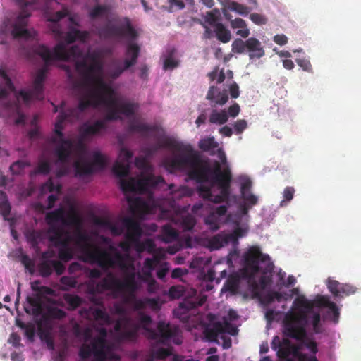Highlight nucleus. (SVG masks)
<instances>
[{
    "label": "nucleus",
    "instance_id": "nucleus-1",
    "mask_svg": "<svg viewBox=\"0 0 361 361\" xmlns=\"http://www.w3.org/2000/svg\"><path fill=\"white\" fill-rule=\"evenodd\" d=\"M128 130L130 133H157L154 136L157 141L156 149L168 148L178 153L163 161V165L168 171L172 172L189 168L188 176L190 179L199 183L212 184L214 166L212 169L207 161L202 160L200 153L190 144H184L165 135L164 130L156 125L133 121L129 124Z\"/></svg>",
    "mask_w": 361,
    "mask_h": 361
},
{
    "label": "nucleus",
    "instance_id": "nucleus-2",
    "mask_svg": "<svg viewBox=\"0 0 361 361\" xmlns=\"http://www.w3.org/2000/svg\"><path fill=\"white\" fill-rule=\"evenodd\" d=\"M100 59L99 51H88L83 59L75 62V71L82 78L87 91L80 98L78 105L75 108L64 111L65 102H61L62 110L60 114L66 116V121L73 122L78 120L80 114L89 107L97 108L101 104H106L111 107L115 104V100L111 97L114 93L113 87L99 77L103 70Z\"/></svg>",
    "mask_w": 361,
    "mask_h": 361
},
{
    "label": "nucleus",
    "instance_id": "nucleus-3",
    "mask_svg": "<svg viewBox=\"0 0 361 361\" xmlns=\"http://www.w3.org/2000/svg\"><path fill=\"white\" fill-rule=\"evenodd\" d=\"M33 51L42 58L44 65L37 70L32 82V88L30 90H20L17 93V97H20L25 104L30 103L32 99L41 101L44 99V82L52 61L73 60L75 63L77 61L83 59L85 55L78 46L73 45L67 49L62 42L58 43L54 47L53 52L43 44L35 47Z\"/></svg>",
    "mask_w": 361,
    "mask_h": 361
},
{
    "label": "nucleus",
    "instance_id": "nucleus-4",
    "mask_svg": "<svg viewBox=\"0 0 361 361\" xmlns=\"http://www.w3.org/2000/svg\"><path fill=\"white\" fill-rule=\"evenodd\" d=\"M243 267L240 270L241 277L247 281L255 298H261L262 291L272 282L274 264L267 254L262 253L258 246L248 248L243 256Z\"/></svg>",
    "mask_w": 361,
    "mask_h": 361
},
{
    "label": "nucleus",
    "instance_id": "nucleus-5",
    "mask_svg": "<svg viewBox=\"0 0 361 361\" xmlns=\"http://www.w3.org/2000/svg\"><path fill=\"white\" fill-rule=\"evenodd\" d=\"M137 319L140 326L133 324L128 317H123L116 322L114 331L120 341L135 340L140 327L146 331L149 338L157 340L163 343L176 336L179 331V328L177 326L171 325L170 323L164 321L158 322L157 331L151 329L149 326L152 323V317L142 312H138Z\"/></svg>",
    "mask_w": 361,
    "mask_h": 361
},
{
    "label": "nucleus",
    "instance_id": "nucleus-6",
    "mask_svg": "<svg viewBox=\"0 0 361 361\" xmlns=\"http://www.w3.org/2000/svg\"><path fill=\"white\" fill-rule=\"evenodd\" d=\"M76 237L78 244L85 243L80 245L82 262L96 264L104 271L116 267L123 271L134 268L128 254H121L113 246L109 247V251L97 245L87 243V236L81 232H78Z\"/></svg>",
    "mask_w": 361,
    "mask_h": 361
},
{
    "label": "nucleus",
    "instance_id": "nucleus-7",
    "mask_svg": "<svg viewBox=\"0 0 361 361\" xmlns=\"http://www.w3.org/2000/svg\"><path fill=\"white\" fill-rule=\"evenodd\" d=\"M133 153L126 148H121L119 159L113 166V173L119 178L120 188L124 193L135 192L139 194L147 193L152 188L159 183H164L162 176H155L152 173L141 172L139 178L130 177L126 179L130 173V168Z\"/></svg>",
    "mask_w": 361,
    "mask_h": 361
},
{
    "label": "nucleus",
    "instance_id": "nucleus-8",
    "mask_svg": "<svg viewBox=\"0 0 361 361\" xmlns=\"http://www.w3.org/2000/svg\"><path fill=\"white\" fill-rule=\"evenodd\" d=\"M139 288L136 281V273H128L123 280L116 278L113 274L109 273L96 286V290L102 293L111 290L114 298L122 297L123 302H129L134 298V293Z\"/></svg>",
    "mask_w": 361,
    "mask_h": 361
},
{
    "label": "nucleus",
    "instance_id": "nucleus-9",
    "mask_svg": "<svg viewBox=\"0 0 361 361\" xmlns=\"http://www.w3.org/2000/svg\"><path fill=\"white\" fill-rule=\"evenodd\" d=\"M231 178L232 176L230 169L226 168L222 171L219 162L216 161L214 162V176L212 178L211 185L212 186L217 185L220 189V194L213 195L211 186L200 185L197 188L200 197L214 203H221L227 201L230 195Z\"/></svg>",
    "mask_w": 361,
    "mask_h": 361
},
{
    "label": "nucleus",
    "instance_id": "nucleus-10",
    "mask_svg": "<svg viewBox=\"0 0 361 361\" xmlns=\"http://www.w3.org/2000/svg\"><path fill=\"white\" fill-rule=\"evenodd\" d=\"M307 317L305 313L286 314L283 320V334L297 341H303L307 336Z\"/></svg>",
    "mask_w": 361,
    "mask_h": 361
},
{
    "label": "nucleus",
    "instance_id": "nucleus-11",
    "mask_svg": "<svg viewBox=\"0 0 361 361\" xmlns=\"http://www.w3.org/2000/svg\"><path fill=\"white\" fill-rule=\"evenodd\" d=\"M123 25L116 26L113 24H106L99 30V35L103 39L122 38L136 40L139 36L137 31L133 27L130 20L128 17L122 19Z\"/></svg>",
    "mask_w": 361,
    "mask_h": 361
},
{
    "label": "nucleus",
    "instance_id": "nucleus-12",
    "mask_svg": "<svg viewBox=\"0 0 361 361\" xmlns=\"http://www.w3.org/2000/svg\"><path fill=\"white\" fill-rule=\"evenodd\" d=\"M111 97L115 100V104L111 107L108 106L106 104H102L106 107V114L105 115L104 119L97 120L92 124L85 123L81 126L80 131L83 137L97 135L100 133V131L106 128V122L121 119V116H118V111L116 108L118 102L117 99L115 98L114 90Z\"/></svg>",
    "mask_w": 361,
    "mask_h": 361
},
{
    "label": "nucleus",
    "instance_id": "nucleus-13",
    "mask_svg": "<svg viewBox=\"0 0 361 361\" xmlns=\"http://www.w3.org/2000/svg\"><path fill=\"white\" fill-rule=\"evenodd\" d=\"M106 166L105 157L99 152H94L91 162L80 159L73 163L75 176L78 178L87 177L96 171L104 169Z\"/></svg>",
    "mask_w": 361,
    "mask_h": 361
},
{
    "label": "nucleus",
    "instance_id": "nucleus-14",
    "mask_svg": "<svg viewBox=\"0 0 361 361\" xmlns=\"http://www.w3.org/2000/svg\"><path fill=\"white\" fill-rule=\"evenodd\" d=\"M17 1L23 7L13 25L11 35L15 39H32L35 36V32L25 27L27 24V18L30 16V12L27 10V6L32 5L33 3L27 0H17Z\"/></svg>",
    "mask_w": 361,
    "mask_h": 361
},
{
    "label": "nucleus",
    "instance_id": "nucleus-15",
    "mask_svg": "<svg viewBox=\"0 0 361 361\" xmlns=\"http://www.w3.org/2000/svg\"><path fill=\"white\" fill-rule=\"evenodd\" d=\"M246 232V229L241 227H237L232 233L221 232L209 239V247L211 250H216L230 243L236 246L238 238L244 236Z\"/></svg>",
    "mask_w": 361,
    "mask_h": 361
},
{
    "label": "nucleus",
    "instance_id": "nucleus-16",
    "mask_svg": "<svg viewBox=\"0 0 361 361\" xmlns=\"http://www.w3.org/2000/svg\"><path fill=\"white\" fill-rule=\"evenodd\" d=\"M55 137L51 138V142L58 144L54 149V154L59 161L66 163L71 157L74 147V142L71 139H65L63 131L54 130Z\"/></svg>",
    "mask_w": 361,
    "mask_h": 361
},
{
    "label": "nucleus",
    "instance_id": "nucleus-17",
    "mask_svg": "<svg viewBox=\"0 0 361 361\" xmlns=\"http://www.w3.org/2000/svg\"><path fill=\"white\" fill-rule=\"evenodd\" d=\"M130 226L133 230V233H129L128 237L134 243V249L138 253L147 251L152 254L154 252L155 244L153 240L147 238L144 241L140 240V238L143 233L142 228L138 222L130 221Z\"/></svg>",
    "mask_w": 361,
    "mask_h": 361
},
{
    "label": "nucleus",
    "instance_id": "nucleus-18",
    "mask_svg": "<svg viewBox=\"0 0 361 361\" xmlns=\"http://www.w3.org/2000/svg\"><path fill=\"white\" fill-rule=\"evenodd\" d=\"M224 333L235 336L238 334V329L224 319V323L216 322L212 326H206L204 330V336L210 341H216L218 336Z\"/></svg>",
    "mask_w": 361,
    "mask_h": 361
},
{
    "label": "nucleus",
    "instance_id": "nucleus-19",
    "mask_svg": "<svg viewBox=\"0 0 361 361\" xmlns=\"http://www.w3.org/2000/svg\"><path fill=\"white\" fill-rule=\"evenodd\" d=\"M46 221L49 226L56 225L61 222L63 226L75 225L78 223V217L73 212H69L66 216V210L63 207L58 208L46 214Z\"/></svg>",
    "mask_w": 361,
    "mask_h": 361
},
{
    "label": "nucleus",
    "instance_id": "nucleus-20",
    "mask_svg": "<svg viewBox=\"0 0 361 361\" xmlns=\"http://www.w3.org/2000/svg\"><path fill=\"white\" fill-rule=\"evenodd\" d=\"M49 233H50L49 240L55 246H59L61 244L70 243L71 240L69 233L66 232L62 226L57 225L50 226Z\"/></svg>",
    "mask_w": 361,
    "mask_h": 361
},
{
    "label": "nucleus",
    "instance_id": "nucleus-21",
    "mask_svg": "<svg viewBox=\"0 0 361 361\" xmlns=\"http://www.w3.org/2000/svg\"><path fill=\"white\" fill-rule=\"evenodd\" d=\"M134 40L128 39L126 44L125 56L126 59L123 63L126 68H130L136 64L140 52V46L133 42Z\"/></svg>",
    "mask_w": 361,
    "mask_h": 361
},
{
    "label": "nucleus",
    "instance_id": "nucleus-22",
    "mask_svg": "<svg viewBox=\"0 0 361 361\" xmlns=\"http://www.w3.org/2000/svg\"><path fill=\"white\" fill-rule=\"evenodd\" d=\"M96 331L99 333V336H95L92 340L96 350L97 355L103 356V350L106 353L109 350V346L106 341L107 330L104 327H98Z\"/></svg>",
    "mask_w": 361,
    "mask_h": 361
},
{
    "label": "nucleus",
    "instance_id": "nucleus-23",
    "mask_svg": "<svg viewBox=\"0 0 361 361\" xmlns=\"http://www.w3.org/2000/svg\"><path fill=\"white\" fill-rule=\"evenodd\" d=\"M300 353L298 347L293 344L288 338L282 340L277 352L278 355L283 359L289 357L291 355L298 357Z\"/></svg>",
    "mask_w": 361,
    "mask_h": 361
},
{
    "label": "nucleus",
    "instance_id": "nucleus-24",
    "mask_svg": "<svg viewBox=\"0 0 361 361\" xmlns=\"http://www.w3.org/2000/svg\"><path fill=\"white\" fill-rule=\"evenodd\" d=\"M247 51L249 53L250 59H260L265 54L261 42L255 37L247 39Z\"/></svg>",
    "mask_w": 361,
    "mask_h": 361
},
{
    "label": "nucleus",
    "instance_id": "nucleus-25",
    "mask_svg": "<svg viewBox=\"0 0 361 361\" xmlns=\"http://www.w3.org/2000/svg\"><path fill=\"white\" fill-rule=\"evenodd\" d=\"M206 98L221 106L225 104L228 100L227 91L224 90L221 92L217 87L214 85L209 87Z\"/></svg>",
    "mask_w": 361,
    "mask_h": 361
},
{
    "label": "nucleus",
    "instance_id": "nucleus-26",
    "mask_svg": "<svg viewBox=\"0 0 361 361\" xmlns=\"http://www.w3.org/2000/svg\"><path fill=\"white\" fill-rule=\"evenodd\" d=\"M89 36V32L81 31L73 26H69L68 30L65 35L64 39L68 44H72L77 39L84 42L88 39Z\"/></svg>",
    "mask_w": 361,
    "mask_h": 361
},
{
    "label": "nucleus",
    "instance_id": "nucleus-27",
    "mask_svg": "<svg viewBox=\"0 0 361 361\" xmlns=\"http://www.w3.org/2000/svg\"><path fill=\"white\" fill-rule=\"evenodd\" d=\"M130 221L137 222L134 219L131 217H126L123 220V226L126 229V232L125 233V240L122 241L119 243V247L126 252H128L131 247H134V243L130 240L128 237L129 233H133V230L130 226Z\"/></svg>",
    "mask_w": 361,
    "mask_h": 361
},
{
    "label": "nucleus",
    "instance_id": "nucleus-28",
    "mask_svg": "<svg viewBox=\"0 0 361 361\" xmlns=\"http://www.w3.org/2000/svg\"><path fill=\"white\" fill-rule=\"evenodd\" d=\"M94 224L102 228L111 231L114 235H120L123 232V228L114 224L110 219L104 217H97Z\"/></svg>",
    "mask_w": 361,
    "mask_h": 361
},
{
    "label": "nucleus",
    "instance_id": "nucleus-29",
    "mask_svg": "<svg viewBox=\"0 0 361 361\" xmlns=\"http://www.w3.org/2000/svg\"><path fill=\"white\" fill-rule=\"evenodd\" d=\"M115 98L117 99L118 104L116 106V109L118 111V116L120 114H123L127 117L132 116L135 114L136 109H137V105L131 102H121L116 97Z\"/></svg>",
    "mask_w": 361,
    "mask_h": 361
},
{
    "label": "nucleus",
    "instance_id": "nucleus-30",
    "mask_svg": "<svg viewBox=\"0 0 361 361\" xmlns=\"http://www.w3.org/2000/svg\"><path fill=\"white\" fill-rule=\"evenodd\" d=\"M319 305L329 309L328 313H331L334 322H337L339 317V310L336 303L331 301L327 297L322 296L319 300Z\"/></svg>",
    "mask_w": 361,
    "mask_h": 361
},
{
    "label": "nucleus",
    "instance_id": "nucleus-31",
    "mask_svg": "<svg viewBox=\"0 0 361 361\" xmlns=\"http://www.w3.org/2000/svg\"><path fill=\"white\" fill-rule=\"evenodd\" d=\"M161 240L169 243L176 240L178 238V233L170 225H165L161 228Z\"/></svg>",
    "mask_w": 361,
    "mask_h": 361
},
{
    "label": "nucleus",
    "instance_id": "nucleus-32",
    "mask_svg": "<svg viewBox=\"0 0 361 361\" xmlns=\"http://www.w3.org/2000/svg\"><path fill=\"white\" fill-rule=\"evenodd\" d=\"M2 105L4 108L7 110L13 109L16 111V114L18 115V117L15 120L16 125H23L25 123V116L21 111L20 106L18 103L7 101L4 102Z\"/></svg>",
    "mask_w": 361,
    "mask_h": 361
},
{
    "label": "nucleus",
    "instance_id": "nucleus-33",
    "mask_svg": "<svg viewBox=\"0 0 361 361\" xmlns=\"http://www.w3.org/2000/svg\"><path fill=\"white\" fill-rule=\"evenodd\" d=\"M207 300V296L203 295L200 298H190L185 299L180 306L187 310H191L202 306Z\"/></svg>",
    "mask_w": 361,
    "mask_h": 361
},
{
    "label": "nucleus",
    "instance_id": "nucleus-34",
    "mask_svg": "<svg viewBox=\"0 0 361 361\" xmlns=\"http://www.w3.org/2000/svg\"><path fill=\"white\" fill-rule=\"evenodd\" d=\"M228 120V115L225 109L220 111L212 110L209 118L210 123L216 125H223L226 123Z\"/></svg>",
    "mask_w": 361,
    "mask_h": 361
},
{
    "label": "nucleus",
    "instance_id": "nucleus-35",
    "mask_svg": "<svg viewBox=\"0 0 361 361\" xmlns=\"http://www.w3.org/2000/svg\"><path fill=\"white\" fill-rule=\"evenodd\" d=\"M214 32L218 40L222 43H227L231 39V32L224 26L223 23H219L214 27Z\"/></svg>",
    "mask_w": 361,
    "mask_h": 361
},
{
    "label": "nucleus",
    "instance_id": "nucleus-36",
    "mask_svg": "<svg viewBox=\"0 0 361 361\" xmlns=\"http://www.w3.org/2000/svg\"><path fill=\"white\" fill-rule=\"evenodd\" d=\"M203 18L204 20V23L214 27H216L217 24L221 23L219 22L221 20V13L218 8H214L210 11L206 12Z\"/></svg>",
    "mask_w": 361,
    "mask_h": 361
},
{
    "label": "nucleus",
    "instance_id": "nucleus-37",
    "mask_svg": "<svg viewBox=\"0 0 361 361\" xmlns=\"http://www.w3.org/2000/svg\"><path fill=\"white\" fill-rule=\"evenodd\" d=\"M110 11V6L107 5L97 4L89 11V17L94 20L108 14Z\"/></svg>",
    "mask_w": 361,
    "mask_h": 361
},
{
    "label": "nucleus",
    "instance_id": "nucleus-38",
    "mask_svg": "<svg viewBox=\"0 0 361 361\" xmlns=\"http://www.w3.org/2000/svg\"><path fill=\"white\" fill-rule=\"evenodd\" d=\"M69 244H61L58 246L59 247V257L65 262L70 261L73 257V250L70 247Z\"/></svg>",
    "mask_w": 361,
    "mask_h": 361
},
{
    "label": "nucleus",
    "instance_id": "nucleus-39",
    "mask_svg": "<svg viewBox=\"0 0 361 361\" xmlns=\"http://www.w3.org/2000/svg\"><path fill=\"white\" fill-rule=\"evenodd\" d=\"M63 299L68 305V310H74L80 307L82 303V299L76 295L72 294H65L63 295Z\"/></svg>",
    "mask_w": 361,
    "mask_h": 361
},
{
    "label": "nucleus",
    "instance_id": "nucleus-40",
    "mask_svg": "<svg viewBox=\"0 0 361 361\" xmlns=\"http://www.w3.org/2000/svg\"><path fill=\"white\" fill-rule=\"evenodd\" d=\"M220 217L210 212L204 219V223L213 231H217L220 227Z\"/></svg>",
    "mask_w": 361,
    "mask_h": 361
},
{
    "label": "nucleus",
    "instance_id": "nucleus-41",
    "mask_svg": "<svg viewBox=\"0 0 361 361\" xmlns=\"http://www.w3.org/2000/svg\"><path fill=\"white\" fill-rule=\"evenodd\" d=\"M30 166L29 161L18 160L10 166V171L13 175H20L26 167Z\"/></svg>",
    "mask_w": 361,
    "mask_h": 361
},
{
    "label": "nucleus",
    "instance_id": "nucleus-42",
    "mask_svg": "<svg viewBox=\"0 0 361 361\" xmlns=\"http://www.w3.org/2000/svg\"><path fill=\"white\" fill-rule=\"evenodd\" d=\"M38 270L41 276H49L52 274L51 260H43L39 264Z\"/></svg>",
    "mask_w": 361,
    "mask_h": 361
},
{
    "label": "nucleus",
    "instance_id": "nucleus-43",
    "mask_svg": "<svg viewBox=\"0 0 361 361\" xmlns=\"http://www.w3.org/2000/svg\"><path fill=\"white\" fill-rule=\"evenodd\" d=\"M198 146L202 150L207 152L212 149L217 147L218 144L215 141L214 137H209L207 138L202 139L199 142Z\"/></svg>",
    "mask_w": 361,
    "mask_h": 361
},
{
    "label": "nucleus",
    "instance_id": "nucleus-44",
    "mask_svg": "<svg viewBox=\"0 0 361 361\" xmlns=\"http://www.w3.org/2000/svg\"><path fill=\"white\" fill-rule=\"evenodd\" d=\"M232 51L236 54H243L247 51V40L238 38L235 39L232 43Z\"/></svg>",
    "mask_w": 361,
    "mask_h": 361
},
{
    "label": "nucleus",
    "instance_id": "nucleus-45",
    "mask_svg": "<svg viewBox=\"0 0 361 361\" xmlns=\"http://www.w3.org/2000/svg\"><path fill=\"white\" fill-rule=\"evenodd\" d=\"M128 201L130 204V207L133 212L141 211L146 207V202L140 197H136L134 199L128 198Z\"/></svg>",
    "mask_w": 361,
    "mask_h": 361
},
{
    "label": "nucleus",
    "instance_id": "nucleus-46",
    "mask_svg": "<svg viewBox=\"0 0 361 361\" xmlns=\"http://www.w3.org/2000/svg\"><path fill=\"white\" fill-rule=\"evenodd\" d=\"M92 316L96 320H99L105 324H110L111 320L109 315L103 310L95 308L92 310Z\"/></svg>",
    "mask_w": 361,
    "mask_h": 361
},
{
    "label": "nucleus",
    "instance_id": "nucleus-47",
    "mask_svg": "<svg viewBox=\"0 0 361 361\" xmlns=\"http://www.w3.org/2000/svg\"><path fill=\"white\" fill-rule=\"evenodd\" d=\"M27 302L32 307V314L33 315L38 316L42 313V306L39 298L28 297Z\"/></svg>",
    "mask_w": 361,
    "mask_h": 361
},
{
    "label": "nucleus",
    "instance_id": "nucleus-48",
    "mask_svg": "<svg viewBox=\"0 0 361 361\" xmlns=\"http://www.w3.org/2000/svg\"><path fill=\"white\" fill-rule=\"evenodd\" d=\"M196 224L195 219L190 214H187L182 218L181 226L185 231H191Z\"/></svg>",
    "mask_w": 361,
    "mask_h": 361
},
{
    "label": "nucleus",
    "instance_id": "nucleus-49",
    "mask_svg": "<svg viewBox=\"0 0 361 361\" xmlns=\"http://www.w3.org/2000/svg\"><path fill=\"white\" fill-rule=\"evenodd\" d=\"M51 171V164L50 163L47 161H40L37 166V167L35 169L33 173L34 174H43V175H48Z\"/></svg>",
    "mask_w": 361,
    "mask_h": 361
},
{
    "label": "nucleus",
    "instance_id": "nucleus-50",
    "mask_svg": "<svg viewBox=\"0 0 361 361\" xmlns=\"http://www.w3.org/2000/svg\"><path fill=\"white\" fill-rule=\"evenodd\" d=\"M228 8L230 10L235 11L242 16H247L250 11V9L247 6L240 4L236 1L231 2Z\"/></svg>",
    "mask_w": 361,
    "mask_h": 361
},
{
    "label": "nucleus",
    "instance_id": "nucleus-51",
    "mask_svg": "<svg viewBox=\"0 0 361 361\" xmlns=\"http://www.w3.org/2000/svg\"><path fill=\"white\" fill-rule=\"evenodd\" d=\"M60 283L63 290H68L71 288H75L78 283L75 278L66 276H62L60 279Z\"/></svg>",
    "mask_w": 361,
    "mask_h": 361
},
{
    "label": "nucleus",
    "instance_id": "nucleus-52",
    "mask_svg": "<svg viewBox=\"0 0 361 361\" xmlns=\"http://www.w3.org/2000/svg\"><path fill=\"white\" fill-rule=\"evenodd\" d=\"M47 315L49 317L54 319H62L66 316L64 310L58 307H49L47 310Z\"/></svg>",
    "mask_w": 361,
    "mask_h": 361
},
{
    "label": "nucleus",
    "instance_id": "nucleus-53",
    "mask_svg": "<svg viewBox=\"0 0 361 361\" xmlns=\"http://www.w3.org/2000/svg\"><path fill=\"white\" fill-rule=\"evenodd\" d=\"M341 286V284L338 281L332 279L328 280V289L336 298H338L341 295V294H340Z\"/></svg>",
    "mask_w": 361,
    "mask_h": 361
},
{
    "label": "nucleus",
    "instance_id": "nucleus-54",
    "mask_svg": "<svg viewBox=\"0 0 361 361\" xmlns=\"http://www.w3.org/2000/svg\"><path fill=\"white\" fill-rule=\"evenodd\" d=\"M159 258L156 256L152 258H146L144 262V268L148 271L145 273L147 276H151V271L154 269L155 267L159 263Z\"/></svg>",
    "mask_w": 361,
    "mask_h": 361
},
{
    "label": "nucleus",
    "instance_id": "nucleus-55",
    "mask_svg": "<svg viewBox=\"0 0 361 361\" xmlns=\"http://www.w3.org/2000/svg\"><path fill=\"white\" fill-rule=\"evenodd\" d=\"M185 288L182 286H173L169 290V295L172 299H178L184 294Z\"/></svg>",
    "mask_w": 361,
    "mask_h": 361
},
{
    "label": "nucleus",
    "instance_id": "nucleus-56",
    "mask_svg": "<svg viewBox=\"0 0 361 361\" xmlns=\"http://www.w3.org/2000/svg\"><path fill=\"white\" fill-rule=\"evenodd\" d=\"M129 68H126V64L116 63L114 67L110 70L109 75L113 79L118 78L126 70Z\"/></svg>",
    "mask_w": 361,
    "mask_h": 361
},
{
    "label": "nucleus",
    "instance_id": "nucleus-57",
    "mask_svg": "<svg viewBox=\"0 0 361 361\" xmlns=\"http://www.w3.org/2000/svg\"><path fill=\"white\" fill-rule=\"evenodd\" d=\"M357 291V288L348 283H342L340 290V295L339 298H343L345 296H349L355 293Z\"/></svg>",
    "mask_w": 361,
    "mask_h": 361
},
{
    "label": "nucleus",
    "instance_id": "nucleus-58",
    "mask_svg": "<svg viewBox=\"0 0 361 361\" xmlns=\"http://www.w3.org/2000/svg\"><path fill=\"white\" fill-rule=\"evenodd\" d=\"M240 193L241 195H244L250 191L252 187V181L251 180L246 177H240Z\"/></svg>",
    "mask_w": 361,
    "mask_h": 361
},
{
    "label": "nucleus",
    "instance_id": "nucleus-59",
    "mask_svg": "<svg viewBox=\"0 0 361 361\" xmlns=\"http://www.w3.org/2000/svg\"><path fill=\"white\" fill-rule=\"evenodd\" d=\"M250 19L257 25H265L267 22V19L264 16L257 13H251Z\"/></svg>",
    "mask_w": 361,
    "mask_h": 361
},
{
    "label": "nucleus",
    "instance_id": "nucleus-60",
    "mask_svg": "<svg viewBox=\"0 0 361 361\" xmlns=\"http://www.w3.org/2000/svg\"><path fill=\"white\" fill-rule=\"evenodd\" d=\"M66 16H69V11L66 8H63L61 11H56L50 18L49 20L51 22L57 23Z\"/></svg>",
    "mask_w": 361,
    "mask_h": 361
},
{
    "label": "nucleus",
    "instance_id": "nucleus-61",
    "mask_svg": "<svg viewBox=\"0 0 361 361\" xmlns=\"http://www.w3.org/2000/svg\"><path fill=\"white\" fill-rule=\"evenodd\" d=\"M0 77L4 80L6 87H8L11 92H15V86L5 70L0 69Z\"/></svg>",
    "mask_w": 361,
    "mask_h": 361
},
{
    "label": "nucleus",
    "instance_id": "nucleus-62",
    "mask_svg": "<svg viewBox=\"0 0 361 361\" xmlns=\"http://www.w3.org/2000/svg\"><path fill=\"white\" fill-rule=\"evenodd\" d=\"M135 166L142 170L148 171L150 168L146 159L143 157H137L135 159Z\"/></svg>",
    "mask_w": 361,
    "mask_h": 361
},
{
    "label": "nucleus",
    "instance_id": "nucleus-63",
    "mask_svg": "<svg viewBox=\"0 0 361 361\" xmlns=\"http://www.w3.org/2000/svg\"><path fill=\"white\" fill-rule=\"evenodd\" d=\"M171 353L169 349L161 348L154 352V357L159 360H163L171 355Z\"/></svg>",
    "mask_w": 361,
    "mask_h": 361
},
{
    "label": "nucleus",
    "instance_id": "nucleus-64",
    "mask_svg": "<svg viewBox=\"0 0 361 361\" xmlns=\"http://www.w3.org/2000/svg\"><path fill=\"white\" fill-rule=\"evenodd\" d=\"M247 127V123L245 119H239L234 123V129L237 134H241Z\"/></svg>",
    "mask_w": 361,
    "mask_h": 361
}]
</instances>
